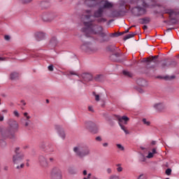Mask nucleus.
Here are the masks:
<instances>
[{
	"mask_svg": "<svg viewBox=\"0 0 179 179\" xmlns=\"http://www.w3.org/2000/svg\"><path fill=\"white\" fill-rule=\"evenodd\" d=\"M85 26L83 31L85 34L86 37H92L93 34L98 36V41L100 43H106L108 41V31L104 30L103 27L93 25L92 22H84Z\"/></svg>",
	"mask_w": 179,
	"mask_h": 179,
	"instance_id": "1",
	"label": "nucleus"
},
{
	"mask_svg": "<svg viewBox=\"0 0 179 179\" xmlns=\"http://www.w3.org/2000/svg\"><path fill=\"white\" fill-rule=\"evenodd\" d=\"M8 127L5 126L0 127V135L4 139H15L16 132L19 131V123L14 119L8 120Z\"/></svg>",
	"mask_w": 179,
	"mask_h": 179,
	"instance_id": "2",
	"label": "nucleus"
},
{
	"mask_svg": "<svg viewBox=\"0 0 179 179\" xmlns=\"http://www.w3.org/2000/svg\"><path fill=\"white\" fill-rule=\"evenodd\" d=\"M73 150L74 153H76V155L80 159H83V157H86V156H90V155H92L90 148L86 144H79L75 146Z\"/></svg>",
	"mask_w": 179,
	"mask_h": 179,
	"instance_id": "3",
	"label": "nucleus"
},
{
	"mask_svg": "<svg viewBox=\"0 0 179 179\" xmlns=\"http://www.w3.org/2000/svg\"><path fill=\"white\" fill-rule=\"evenodd\" d=\"M19 150H20V148L19 147L15 148V155L13 156V163L16 166L15 169L17 170H20V169H23V167H24V164L21 163L22 160L24 159V153L22 152H19ZM20 163L21 164L19 166L18 164H20Z\"/></svg>",
	"mask_w": 179,
	"mask_h": 179,
	"instance_id": "4",
	"label": "nucleus"
},
{
	"mask_svg": "<svg viewBox=\"0 0 179 179\" xmlns=\"http://www.w3.org/2000/svg\"><path fill=\"white\" fill-rule=\"evenodd\" d=\"M117 121H118V124L121 128V129H122V131H124V132L126 134V135H128V134H129V131H128V130L125 129V127L124 125H122V124H124V125H127V124H128V122L129 121V117H127V116H117Z\"/></svg>",
	"mask_w": 179,
	"mask_h": 179,
	"instance_id": "5",
	"label": "nucleus"
},
{
	"mask_svg": "<svg viewBox=\"0 0 179 179\" xmlns=\"http://www.w3.org/2000/svg\"><path fill=\"white\" fill-rule=\"evenodd\" d=\"M51 179H63L62 171L58 167H55L52 169L50 172Z\"/></svg>",
	"mask_w": 179,
	"mask_h": 179,
	"instance_id": "6",
	"label": "nucleus"
},
{
	"mask_svg": "<svg viewBox=\"0 0 179 179\" xmlns=\"http://www.w3.org/2000/svg\"><path fill=\"white\" fill-rule=\"evenodd\" d=\"M42 20L43 22H52L56 17L55 14L50 12H45L42 14Z\"/></svg>",
	"mask_w": 179,
	"mask_h": 179,
	"instance_id": "7",
	"label": "nucleus"
},
{
	"mask_svg": "<svg viewBox=\"0 0 179 179\" xmlns=\"http://www.w3.org/2000/svg\"><path fill=\"white\" fill-rule=\"evenodd\" d=\"M81 50H83L84 51H86L87 52H90L92 51V52L96 51V50L93 49V45L90 43H85L81 45Z\"/></svg>",
	"mask_w": 179,
	"mask_h": 179,
	"instance_id": "8",
	"label": "nucleus"
},
{
	"mask_svg": "<svg viewBox=\"0 0 179 179\" xmlns=\"http://www.w3.org/2000/svg\"><path fill=\"white\" fill-rule=\"evenodd\" d=\"M55 129L57 131L59 136H60L61 138L65 139V131H64V129L61 127V126L55 125Z\"/></svg>",
	"mask_w": 179,
	"mask_h": 179,
	"instance_id": "9",
	"label": "nucleus"
},
{
	"mask_svg": "<svg viewBox=\"0 0 179 179\" xmlns=\"http://www.w3.org/2000/svg\"><path fill=\"white\" fill-rule=\"evenodd\" d=\"M39 164L42 167H48V162L45 156L41 155L38 157Z\"/></svg>",
	"mask_w": 179,
	"mask_h": 179,
	"instance_id": "10",
	"label": "nucleus"
},
{
	"mask_svg": "<svg viewBox=\"0 0 179 179\" xmlns=\"http://www.w3.org/2000/svg\"><path fill=\"white\" fill-rule=\"evenodd\" d=\"M153 108L157 111H163L164 108H166V106H164V103H158L153 105Z\"/></svg>",
	"mask_w": 179,
	"mask_h": 179,
	"instance_id": "11",
	"label": "nucleus"
},
{
	"mask_svg": "<svg viewBox=\"0 0 179 179\" xmlns=\"http://www.w3.org/2000/svg\"><path fill=\"white\" fill-rule=\"evenodd\" d=\"M35 38L38 41H41L45 38V34L43 32H36L35 34Z\"/></svg>",
	"mask_w": 179,
	"mask_h": 179,
	"instance_id": "12",
	"label": "nucleus"
},
{
	"mask_svg": "<svg viewBox=\"0 0 179 179\" xmlns=\"http://www.w3.org/2000/svg\"><path fill=\"white\" fill-rule=\"evenodd\" d=\"M113 6H114L113 3H111L108 1H106L103 3V6L102 9H110V8H113Z\"/></svg>",
	"mask_w": 179,
	"mask_h": 179,
	"instance_id": "13",
	"label": "nucleus"
},
{
	"mask_svg": "<svg viewBox=\"0 0 179 179\" xmlns=\"http://www.w3.org/2000/svg\"><path fill=\"white\" fill-rule=\"evenodd\" d=\"M103 8H100L98 10H96L94 14V17H101V16H103Z\"/></svg>",
	"mask_w": 179,
	"mask_h": 179,
	"instance_id": "14",
	"label": "nucleus"
},
{
	"mask_svg": "<svg viewBox=\"0 0 179 179\" xmlns=\"http://www.w3.org/2000/svg\"><path fill=\"white\" fill-rule=\"evenodd\" d=\"M84 125L87 129H90L92 127H94V123L92 121H86L84 122Z\"/></svg>",
	"mask_w": 179,
	"mask_h": 179,
	"instance_id": "15",
	"label": "nucleus"
},
{
	"mask_svg": "<svg viewBox=\"0 0 179 179\" xmlns=\"http://www.w3.org/2000/svg\"><path fill=\"white\" fill-rule=\"evenodd\" d=\"M83 176H84L83 179H92V177H93V176H92V173H87V171L86 170H84L83 171Z\"/></svg>",
	"mask_w": 179,
	"mask_h": 179,
	"instance_id": "16",
	"label": "nucleus"
},
{
	"mask_svg": "<svg viewBox=\"0 0 179 179\" xmlns=\"http://www.w3.org/2000/svg\"><path fill=\"white\" fill-rule=\"evenodd\" d=\"M18 78H19V73L17 72H13L10 73V79H11V80H15V79H18Z\"/></svg>",
	"mask_w": 179,
	"mask_h": 179,
	"instance_id": "17",
	"label": "nucleus"
},
{
	"mask_svg": "<svg viewBox=\"0 0 179 179\" xmlns=\"http://www.w3.org/2000/svg\"><path fill=\"white\" fill-rule=\"evenodd\" d=\"M136 9L137 12L138 13L137 14V16H141V15H143L145 12V9L141 7H136Z\"/></svg>",
	"mask_w": 179,
	"mask_h": 179,
	"instance_id": "18",
	"label": "nucleus"
},
{
	"mask_svg": "<svg viewBox=\"0 0 179 179\" xmlns=\"http://www.w3.org/2000/svg\"><path fill=\"white\" fill-rule=\"evenodd\" d=\"M82 76L83 79L87 82H89V80H92V75L89 73H84Z\"/></svg>",
	"mask_w": 179,
	"mask_h": 179,
	"instance_id": "19",
	"label": "nucleus"
},
{
	"mask_svg": "<svg viewBox=\"0 0 179 179\" xmlns=\"http://www.w3.org/2000/svg\"><path fill=\"white\" fill-rule=\"evenodd\" d=\"M50 44L53 47H55L58 44V40H57L56 37H52L50 40Z\"/></svg>",
	"mask_w": 179,
	"mask_h": 179,
	"instance_id": "20",
	"label": "nucleus"
},
{
	"mask_svg": "<svg viewBox=\"0 0 179 179\" xmlns=\"http://www.w3.org/2000/svg\"><path fill=\"white\" fill-rule=\"evenodd\" d=\"M156 153H157L156 148H153L152 152L148 153V156L146 157L147 159H152V157H153L154 155H156Z\"/></svg>",
	"mask_w": 179,
	"mask_h": 179,
	"instance_id": "21",
	"label": "nucleus"
},
{
	"mask_svg": "<svg viewBox=\"0 0 179 179\" xmlns=\"http://www.w3.org/2000/svg\"><path fill=\"white\" fill-rule=\"evenodd\" d=\"M24 127H25L26 128H27V127L30 126V124H31V121L30 120V119H24Z\"/></svg>",
	"mask_w": 179,
	"mask_h": 179,
	"instance_id": "22",
	"label": "nucleus"
},
{
	"mask_svg": "<svg viewBox=\"0 0 179 179\" xmlns=\"http://www.w3.org/2000/svg\"><path fill=\"white\" fill-rule=\"evenodd\" d=\"M134 36H135V34H129L124 37L123 40H124V41H127V40H129V38H132V37H134Z\"/></svg>",
	"mask_w": 179,
	"mask_h": 179,
	"instance_id": "23",
	"label": "nucleus"
},
{
	"mask_svg": "<svg viewBox=\"0 0 179 179\" xmlns=\"http://www.w3.org/2000/svg\"><path fill=\"white\" fill-rule=\"evenodd\" d=\"M20 3H23L24 5H27L28 3H31L33 0H19Z\"/></svg>",
	"mask_w": 179,
	"mask_h": 179,
	"instance_id": "24",
	"label": "nucleus"
},
{
	"mask_svg": "<svg viewBox=\"0 0 179 179\" xmlns=\"http://www.w3.org/2000/svg\"><path fill=\"white\" fill-rule=\"evenodd\" d=\"M123 75H124V76H128L129 78H132V74L128 71H123Z\"/></svg>",
	"mask_w": 179,
	"mask_h": 179,
	"instance_id": "25",
	"label": "nucleus"
},
{
	"mask_svg": "<svg viewBox=\"0 0 179 179\" xmlns=\"http://www.w3.org/2000/svg\"><path fill=\"white\" fill-rule=\"evenodd\" d=\"M93 94L94 95L96 101H100V97H101V94H97L96 92H93Z\"/></svg>",
	"mask_w": 179,
	"mask_h": 179,
	"instance_id": "26",
	"label": "nucleus"
},
{
	"mask_svg": "<svg viewBox=\"0 0 179 179\" xmlns=\"http://www.w3.org/2000/svg\"><path fill=\"white\" fill-rule=\"evenodd\" d=\"M68 171L69 174H76V171H75V169L72 167H69L68 169Z\"/></svg>",
	"mask_w": 179,
	"mask_h": 179,
	"instance_id": "27",
	"label": "nucleus"
},
{
	"mask_svg": "<svg viewBox=\"0 0 179 179\" xmlns=\"http://www.w3.org/2000/svg\"><path fill=\"white\" fill-rule=\"evenodd\" d=\"M117 168V173H121L123 169L121 167V164H116Z\"/></svg>",
	"mask_w": 179,
	"mask_h": 179,
	"instance_id": "28",
	"label": "nucleus"
},
{
	"mask_svg": "<svg viewBox=\"0 0 179 179\" xmlns=\"http://www.w3.org/2000/svg\"><path fill=\"white\" fill-rule=\"evenodd\" d=\"M137 83H138L140 85V86H145V85H143V83H146V81L145 80H138L137 81Z\"/></svg>",
	"mask_w": 179,
	"mask_h": 179,
	"instance_id": "29",
	"label": "nucleus"
},
{
	"mask_svg": "<svg viewBox=\"0 0 179 179\" xmlns=\"http://www.w3.org/2000/svg\"><path fill=\"white\" fill-rule=\"evenodd\" d=\"M143 124H145V125H147L148 127H149V125H150V122L146 119H143Z\"/></svg>",
	"mask_w": 179,
	"mask_h": 179,
	"instance_id": "30",
	"label": "nucleus"
},
{
	"mask_svg": "<svg viewBox=\"0 0 179 179\" xmlns=\"http://www.w3.org/2000/svg\"><path fill=\"white\" fill-rule=\"evenodd\" d=\"M24 117H25V120H30V118H31L27 112L24 113Z\"/></svg>",
	"mask_w": 179,
	"mask_h": 179,
	"instance_id": "31",
	"label": "nucleus"
},
{
	"mask_svg": "<svg viewBox=\"0 0 179 179\" xmlns=\"http://www.w3.org/2000/svg\"><path fill=\"white\" fill-rule=\"evenodd\" d=\"M108 179H120V176L117 175H111Z\"/></svg>",
	"mask_w": 179,
	"mask_h": 179,
	"instance_id": "32",
	"label": "nucleus"
},
{
	"mask_svg": "<svg viewBox=\"0 0 179 179\" xmlns=\"http://www.w3.org/2000/svg\"><path fill=\"white\" fill-rule=\"evenodd\" d=\"M117 148H118L120 150H124L125 148H124V146H122V145L121 144H116Z\"/></svg>",
	"mask_w": 179,
	"mask_h": 179,
	"instance_id": "33",
	"label": "nucleus"
},
{
	"mask_svg": "<svg viewBox=\"0 0 179 179\" xmlns=\"http://www.w3.org/2000/svg\"><path fill=\"white\" fill-rule=\"evenodd\" d=\"M13 115H15V117H20V114L19 113V112L17 110H14Z\"/></svg>",
	"mask_w": 179,
	"mask_h": 179,
	"instance_id": "34",
	"label": "nucleus"
},
{
	"mask_svg": "<svg viewBox=\"0 0 179 179\" xmlns=\"http://www.w3.org/2000/svg\"><path fill=\"white\" fill-rule=\"evenodd\" d=\"M48 71H50V72H52V71H54V66L52 64H50V66H48Z\"/></svg>",
	"mask_w": 179,
	"mask_h": 179,
	"instance_id": "35",
	"label": "nucleus"
},
{
	"mask_svg": "<svg viewBox=\"0 0 179 179\" xmlns=\"http://www.w3.org/2000/svg\"><path fill=\"white\" fill-rule=\"evenodd\" d=\"M166 176H170L171 174V169H167L166 170Z\"/></svg>",
	"mask_w": 179,
	"mask_h": 179,
	"instance_id": "36",
	"label": "nucleus"
},
{
	"mask_svg": "<svg viewBox=\"0 0 179 179\" xmlns=\"http://www.w3.org/2000/svg\"><path fill=\"white\" fill-rule=\"evenodd\" d=\"M137 92H138V93H143L145 92V90H143V89L141 88V87H138L136 88Z\"/></svg>",
	"mask_w": 179,
	"mask_h": 179,
	"instance_id": "37",
	"label": "nucleus"
},
{
	"mask_svg": "<svg viewBox=\"0 0 179 179\" xmlns=\"http://www.w3.org/2000/svg\"><path fill=\"white\" fill-rule=\"evenodd\" d=\"M138 179H146V176L143 174H141L138 176Z\"/></svg>",
	"mask_w": 179,
	"mask_h": 179,
	"instance_id": "38",
	"label": "nucleus"
},
{
	"mask_svg": "<svg viewBox=\"0 0 179 179\" xmlns=\"http://www.w3.org/2000/svg\"><path fill=\"white\" fill-rule=\"evenodd\" d=\"M143 62H152V60L151 59H146V58H144L143 59Z\"/></svg>",
	"mask_w": 179,
	"mask_h": 179,
	"instance_id": "39",
	"label": "nucleus"
},
{
	"mask_svg": "<svg viewBox=\"0 0 179 179\" xmlns=\"http://www.w3.org/2000/svg\"><path fill=\"white\" fill-rule=\"evenodd\" d=\"M4 38L6 40V41H9V40H10V36L9 35H6Z\"/></svg>",
	"mask_w": 179,
	"mask_h": 179,
	"instance_id": "40",
	"label": "nucleus"
},
{
	"mask_svg": "<svg viewBox=\"0 0 179 179\" xmlns=\"http://www.w3.org/2000/svg\"><path fill=\"white\" fill-rule=\"evenodd\" d=\"M20 103L22 106H26V101L24 100H21Z\"/></svg>",
	"mask_w": 179,
	"mask_h": 179,
	"instance_id": "41",
	"label": "nucleus"
},
{
	"mask_svg": "<svg viewBox=\"0 0 179 179\" xmlns=\"http://www.w3.org/2000/svg\"><path fill=\"white\" fill-rule=\"evenodd\" d=\"M98 22H107V20L106 18H101L98 20Z\"/></svg>",
	"mask_w": 179,
	"mask_h": 179,
	"instance_id": "42",
	"label": "nucleus"
},
{
	"mask_svg": "<svg viewBox=\"0 0 179 179\" xmlns=\"http://www.w3.org/2000/svg\"><path fill=\"white\" fill-rule=\"evenodd\" d=\"M158 57H159V56H154V57H152V59H151V62H155V59H156V58H158Z\"/></svg>",
	"mask_w": 179,
	"mask_h": 179,
	"instance_id": "43",
	"label": "nucleus"
},
{
	"mask_svg": "<svg viewBox=\"0 0 179 179\" xmlns=\"http://www.w3.org/2000/svg\"><path fill=\"white\" fill-rule=\"evenodd\" d=\"M142 158L140 159L141 162H145V156H143V155H141Z\"/></svg>",
	"mask_w": 179,
	"mask_h": 179,
	"instance_id": "44",
	"label": "nucleus"
},
{
	"mask_svg": "<svg viewBox=\"0 0 179 179\" xmlns=\"http://www.w3.org/2000/svg\"><path fill=\"white\" fill-rule=\"evenodd\" d=\"M6 58L0 57V62H3V61H6Z\"/></svg>",
	"mask_w": 179,
	"mask_h": 179,
	"instance_id": "45",
	"label": "nucleus"
},
{
	"mask_svg": "<svg viewBox=\"0 0 179 179\" xmlns=\"http://www.w3.org/2000/svg\"><path fill=\"white\" fill-rule=\"evenodd\" d=\"M70 75H76L78 76V73L76 71H70Z\"/></svg>",
	"mask_w": 179,
	"mask_h": 179,
	"instance_id": "46",
	"label": "nucleus"
},
{
	"mask_svg": "<svg viewBox=\"0 0 179 179\" xmlns=\"http://www.w3.org/2000/svg\"><path fill=\"white\" fill-rule=\"evenodd\" d=\"M96 141H98L99 142H101V137L100 136L96 137Z\"/></svg>",
	"mask_w": 179,
	"mask_h": 179,
	"instance_id": "47",
	"label": "nucleus"
},
{
	"mask_svg": "<svg viewBox=\"0 0 179 179\" xmlns=\"http://www.w3.org/2000/svg\"><path fill=\"white\" fill-rule=\"evenodd\" d=\"M3 120H4L3 115L0 113V121L2 122L3 121Z\"/></svg>",
	"mask_w": 179,
	"mask_h": 179,
	"instance_id": "48",
	"label": "nucleus"
},
{
	"mask_svg": "<svg viewBox=\"0 0 179 179\" xmlns=\"http://www.w3.org/2000/svg\"><path fill=\"white\" fill-rule=\"evenodd\" d=\"M106 171H107V173H108V174H111V173H112V170H111V169H110V168H108V169L106 170Z\"/></svg>",
	"mask_w": 179,
	"mask_h": 179,
	"instance_id": "49",
	"label": "nucleus"
},
{
	"mask_svg": "<svg viewBox=\"0 0 179 179\" xmlns=\"http://www.w3.org/2000/svg\"><path fill=\"white\" fill-rule=\"evenodd\" d=\"M166 66H167V63L164 62L162 64V68H166Z\"/></svg>",
	"mask_w": 179,
	"mask_h": 179,
	"instance_id": "50",
	"label": "nucleus"
},
{
	"mask_svg": "<svg viewBox=\"0 0 179 179\" xmlns=\"http://www.w3.org/2000/svg\"><path fill=\"white\" fill-rule=\"evenodd\" d=\"M2 113H3L4 114H8V110L7 109H3L1 110Z\"/></svg>",
	"mask_w": 179,
	"mask_h": 179,
	"instance_id": "51",
	"label": "nucleus"
},
{
	"mask_svg": "<svg viewBox=\"0 0 179 179\" xmlns=\"http://www.w3.org/2000/svg\"><path fill=\"white\" fill-rule=\"evenodd\" d=\"M49 161L50 162V163H53V162H54V158H53V157H50V158H49Z\"/></svg>",
	"mask_w": 179,
	"mask_h": 179,
	"instance_id": "52",
	"label": "nucleus"
},
{
	"mask_svg": "<svg viewBox=\"0 0 179 179\" xmlns=\"http://www.w3.org/2000/svg\"><path fill=\"white\" fill-rule=\"evenodd\" d=\"M103 148H107V146H108V143H103Z\"/></svg>",
	"mask_w": 179,
	"mask_h": 179,
	"instance_id": "53",
	"label": "nucleus"
},
{
	"mask_svg": "<svg viewBox=\"0 0 179 179\" xmlns=\"http://www.w3.org/2000/svg\"><path fill=\"white\" fill-rule=\"evenodd\" d=\"M91 17H92L91 15H86V16H85V18H86L87 20H89V19H90Z\"/></svg>",
	"mask_w": 179,
	"mask_h": 179,
	"instance_id": "54",
	"label": "nucleus"
},
{
	"mask_svg": "<svg viewBox=\"0 0 179 179\" xmlns=\"http://www.w3.org/2000/svg\"><path fill=\"white\" fill-rule=\"evenodd\" d=\"M88 110H89L90 111L93 112V107L89 106Z\"/></svg>",
	"mask_w": 179,
	"mask_h": 179,
	"instance_id": "55",
	"label": "nucleus"
},
{
	"mask_svg": "<svg viewBox=\"0 0 179 179\" xmlns=\"http://www.w3.org/2000/svg\"><path fill=\"white\" fill-rule=\"evenodd\" d=\"M169 14H170V15L171 16V15H173V12L171 10H169V12H168Z\"/></svg>",
	"mask_w": 179,
	"mask_h": 179,
	"instance_id": "56",
	"label": "nucleus"
},
{
	"mask_svg": "<svg viewBox=\"0 0 179 179\" xmlns=\"http://www.w3.org/2000/svg\"><path fill=\"white\" fill-rule=\"evenodd\" d=\"M4 170L6 171H8V166H4Z\"/></svg>",
	"mask_w": 179,
	"mask_h": 179,
	"instance_id": "57",
	"label": "nucleus"
},
{
	"mask_svg": "<svg viewBox=\"0 0 179 179\" xmlns=\"http://www.w3.org/2000/svg\"><path fill=\"white\" fill-rule=\"evenodd\" d=\"M92 10H87L86 13H91Z\"/></svg>",
	"mask_w": 179,
	"mask_h": 179,
	"instance_id": "58",
	"label": "nucleus"
},
{
	"mask_svg": "<svg viewBox=\"0 0 179 179\" xmlns=\"http://www.w3.org/2000/svg\"><path fill=\"white\" fill-rule=\"evenodd\" d=\"M143 29H144V30H146V29H148V26L144 25V26L143 27Z\"/></svg>",
	"mask_w": 179,
	"mask_h": 179,
	"instance_id": "59",
	"label": "nucleus"
},
{
	"mask_svg": "<svg viewBox=\"0 0 179 179\" xmlns=\"http://www.w3.org/2000/svg\"><path fill=\"white\" fill-rule=\"evenodd\" d=\"M26 166H27V167H29L30 166V164H29V162H27Z\"/></svg>",
	"mask_w": 179,
	"mask_h": 179,
	"instance_id": "60",
	"label": "nucleus"
},
{
	"mask_svg": "<svg viewBox=\"0 0 179 179\" xmlns=\"http://www.w3.org/2000/svg\"><path fill=\"white\" fill-rule=\"evenodd\" d=\"M151 144L152 145H156V141H152Z\"/></svg>",
	"mask_w": 179,
	"mask_h": 179,
	"instance_id": "61",
	"label": "nucleus"
},
{
	"mask_svg": "<svg viewBox=\"0 0 179 179\" xmlns=\"http://www.w3.org/2000/svg\"><path fill=\"white\" fill-rule=\"evenodd\" d=\"M124 33H129V29H127Z\"/></svg>",
	"mask_w": 179,
	"mask_h": 179,
	"instance_id": "62",
	"label": "nucleus"
},
{
	"mask_svg": "<svg viewBox=\"0 0 179 179\" xmlns=\"http://www.w3.org/2000/svg\"><path fill=\"white\" fill-rule=\"evenodd\" d=\"M115 57H120V54L119 53H116L115 54Z\"/></svg>",
	"mask_w": 179,
	"mask_h": 179,
	"instance_id": "63",
	"label": "nucleus"
},
{
	"mask_svg": "<svg viewBox=\"0 0 179 179\" xmlns=\"http://www.w3.org/2000/svg\"><path fill=\"white\" fill-rule=\"evenodd\" d=\"M143 6H148V5L145 4V2L143 3Z\"/></svg>",
	"mask_w": 179,
	"mask_h": 179,
	"instance_id": "64",
	"label": "nucleus"
}]
</instances>
